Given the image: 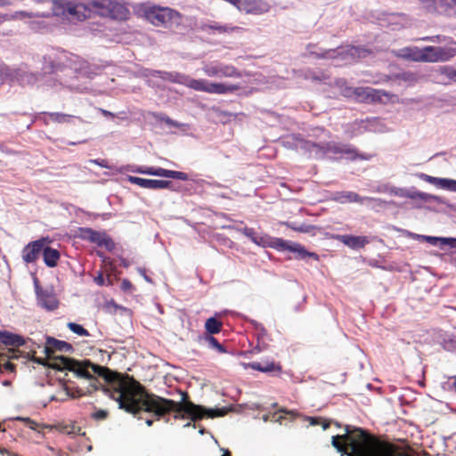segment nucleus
<instances>
[{
	"label": "nucleus",
	"mask_w": 456,
	"mask_h": 456,
	"mask_svg": "<svg viewBox=\"0 0 456 456\" xmlns=\"http://www.w3.org/2000/svg\"><path fill=\"white\" fill-rule=\"evenodd\" d=\"M42 72H33L28 69L26 65L17 68L4 66L1 75L12 83L19 85L33 86L40 80H44V86L48 88L59 90L62 87L73 89L75 86L70 79L74 76H82L94 78L100 69L90 65L86 61L77 55L63 50H53L44 55Z\"/></svg>",
	"instance_id": "obj_1"
},
{
	"label": "nucleus",
	"mask_w": 456,
	"mask_h": 456,
	"mask_svg": "<svg viewBox=\"0 0 456 456\" xmlns=\"http://www.w3.org/2000/svg\"><path fill=\"white\" fill-rule=\"evenodd\" d=\"M118 408L125 410L126 412L137 416L142 411L153 412L158 419L166 413L174 411L175 419H190L197 421L205 416L209 418L222 416L223 410L207 409L201 405L187 401L188 395L186 392H181L182 401L176 403L171 399L162 398L154 395H149L144 391L133 390L132 393L125 391H118Z\"/></svg>",
	"instance_id": "obj_2"
},
{
	"label": "nucleus",
	"mask_w": 456,
	"mask_h": 456,
	"mask_svg": "<svg viewBox=\"0 0 456 456\" xmlns=\"http://www.w3.org/2000/svg\"><path fill=\"white\" fill-rule=\"evenodd\" d=\"M53 369L72 372L77 379L88 381L90 390H102L103 393L118 403V392L132 393L130 387L123 380H116L114 373L107 367L96 364L89 359H74L61 355L56 358Z\"/></svg>",
	"instance_id": "obj_3"
},
{
	"label": "nucleus",
	"mask_w": 456,
	"mask_h": 456,
	"mask_svg": "<svg viewBox=\"0 0 456 456\" xmlns=\"http://www.w3.org/2000/svg\"><path fill=\"white\" fill-rule=\"evenodd\" d=\"M281 144L287 150H292L307 158L316 159L328 158L333 160L346 159L354 161L356 159L370 160L373 157L369 153H359L357 149L351 144L334 142L317 143L305 140L298 134L281 138Z\"/></svg>",
	"instance_id": "obj_4"
},
{
	"label": "nucleus",
	"mask_w": 456,
	"mask_h": 456,
	"mask_svg": "<svg viewBox=\"0 0 456 456\" xmlns=\"http://www.w3.org/2000/svg\"><path fill=\"white\" fill-rule=\"evenodd\" d=\"M144 13L147 20L154 26L172 28L181 23V14L168 7L149 6L145 9Z\"/></svg>",
	"instance_id": "obj_5"
},
{
	"label": "nucleus",
	"mask_w": 456,
	"mask_h": 456,
	"mask_svg": "<svg viewBox=\"0 0 456 456\" xmlns=\"http://www.w3.org/2000/svg\"><path fill=\"white\" fill-rule=\"evenodd\" d=\"M316 46L314 45H308L307 50L310 55L314 56L316 59H336L341 57L346 59L347 56L352 59L365 57L370 52L364 48L359 46H346L338 47L336 49H326L315 51L314 48Z\"/></svg>",
	"instance_id": "obj_6"
},
{
	"label": "nucleus",
	"mask_w": 456,
	"mask_h": 456,
	"mask_svg": "<svg viewBox=\"0 0 456 456\" xmlns=\"http://www.w3.org/2000/svg\"><path fill=\"white\" fill-rule=\"evenodd\" d=\"M455 55L456 49L452 47L425 46L417 50L413 59L427 62H436L449 61Z\"/></svg>",
	"instance_id": "obj_7"
},
{
	"label": "nucleus",
	"mask_w": 456,
	"mask_h": 456,
	"mask_svg": "<svg viewBox=\"0 0 456 456\" xmlns=\"http://www.w3.org/2000/svg\"><path fill=\"white\" fill-rule=\"evenodd\" d=\"M422 9L433 15L456 17V0H418Z\"/></svg>",
	"instance_id": "obj_8"
},
{
	"label": "nucleus",
	"mask_w": 456,
	"mask_h": 456,
	"mask_svg": "<svg viewBox=\"0 0 456 456\" xmlns=\"http://www.w3.org/2000/svg\"><path fill=\"white\" fill-rule=\"evenodd\" d=\"M195 91L216 94H225L233 93L239 89L236 85L224 83H210L206 79H195L190 77L188 86Z\"/></svg>",
	"instance_id": "obj_9"
},
{
	"label": "nucleus",
	"mask_w": 456,
	"mask_h": 456,
	"mask_svg": "<svg viewBox=\"0 0 456 456\" xmlns=\"http://www.w3.org/2000/svg\"><path fill=\"white\" fill-rule=\"evenodd\" d=\"M204 74L209 77H242L241 72L231 64H225L220 61H211L204 63L202 67Z\"/></svg>",
	"instance_id": "obj_10"
},
{
	"label": "nucleus",
	"mask_w": 456,
	"mask_h": 456,
	"mask_svg": "<svg viewBox=\"0 0 456 456\" xmlns=\"http://www.w3.org/2000/svg\"><path fill=\"white\" fill-rule=\"evenodd\" d=\"M79 237L91 243L96 244L98 247H104L108 251L115 248V243L112 239L105 232L95 231L89 227L79 228Z\"/></svg>",
	"instance_id": "obj_11"
},
{
	"label": "nucleus",
	"mask_w": 456,
	"mask_h": 456,
	"mask_svg": "<svg viewBox=\"0 0 456 456\" xmlns=\"http://www.w3.org/2000/svg\"><path fill=\"white\" fill-rule=\"evenodd\" d=\"M338 85L340 87V91L342 94L346 97L355 96L361 100H368L375 101L379 98V94L380 93L378 90H375L371 87H356L353 88L347 86L346 82L345 80L338 81Z\"/></svg>",
	"instance_id": "obj_12"
},
{
	"label": "nucleus",
	"mask_w": 456,
	"mask_h": 456,
	"mask_svg": "<svg viewBox=\"0 0 456 456\" xmlns=\"http://www.w3.org/2000/svg\"><path fill=\"white\" fill-rule=\"evenodd\" d=\"M64 352V353H71L74 351L73 346L66 341L56 339L53 337H46L45 346L44 347V352L47 358L53 359V362L50 364V367L57 361L56 358L58 356L54 355V353ZM61 355H59L60 357Z\"/></svg>",
	"instance_id": "obj_13"
},
{
	"label": "nucleus",
	"mask_w": 456,
	"mask_h": 456,
	"mask_svg": "<svg viewBox=\"0 0 456 456\" xmlns=\"http://www.w3.org/2000/svg\"><path fill=\"white\" fill-rule=\"evenodd\" d=\"M279 251H289L295 254V258L297 260H307L313 258L315 261L319 260V256L314 252L308 251L300 243L283 240L282 247H280Z\"/></svg>",
	"instance_id": "obj_14"
},
{
	"label": "nucleus",
	"mask_w": 456,
	"mask_h": 456,
	"mask_svg": "<svg viewBox=\"0 0 456 456\" xmlns=\"http://www.w3.org/2000/svg\"><path fill=\"white\" fill-rule=\"evenodd\" d=\"M128 181L131 183L136 184L142 188L151 189V190H160V189H170L172 191H176L174 188V184L171 181L167 180H155V179H146L138 176H128Z\"/></svg>",
	"instance_id": "obj_15"
},
{
	"label": "nucleus",
	"mask_w": 456,
	"mask_h": 456,
	"mask_svg": "<svg viewBox=\"0 0 456 456\" xmlns=\"http://www.w3.org/2000/svg\"><path fill=\"white\" fill-rule=\"evenodd\" d=\"M37 305L46 311H54L59 306V301L52 287H46L36 295Z\"/></svg>",
	"instance_id": "obj_16"
},
{
	"label": "nucleus",
	"mask_w": 456,
	"mask_h": 456,
	"mask_svg": "<svg viewBox=\"0 0 456 456\" xmlns=\"http://www.w3.org/2000/svg\"><path fill=\"white\" fill-rule=\"evenodd\" d=\"M46 240L42 238L27 244L22 249V259L25 263L35 262L43 252Z\"/></svg>",
	"instance_id": "obj_17"
},
{
	"label": "nucleus",
	"mask_w": 456,
	"mask_h": 456,
	"mask_svg": "<svg viewBox=\"0 0 456 456\" xmlns=\"http://www.w3.org/2000/svg\"><path fill=\"white\" fill-rule=\"evenodd\" d=\"M238 10L246 13L259 15L269 11V4L263 0H240Z\"/></svg>",
	"instance_id": "obj_18"
},
{
	"label": "nucleus",
	"mask_w": 456,
	"mask_h": 456,
	"mask_svg": "<svg viewBox=\"0 0 456 456\" xmlns=\"http://www.w3.org/2000/svg\"><path fill=\"white\" fill-rule=\"evenodd\" d=\"M86 18H88V8L86 4L68 2L65 19L84 20Z\"/></svg>",
	"instance_id": "obj_19"
},
{
	"label": "nucleus",
	"mask_w": 456,
	"mask_h": 456,
	"mask_svg": "<svg viewBox=\"0 0 456 456\" xmlns=\"http://www.w3.org/2000/svg\"><path fill=\"white\" fill-rule=\"evenodd\" d=\"M408 198L411 200H420L425 203L442 204L445 205L448 208H452V206L444 198L419 191H409Z\"/></svg>",
	"instance_id": "obj_20"
},
{
	"label": "nucleus",
	"mask_w": 456,
	"mask_h": 456,
	"mask_svg": "<svg viewBox=\"0 0 456 456\" xmlns=\"http://www.w3.org/2000/svg\"><path fill=\"white\" fill-rule=\"evenodd\" d=\"M107 17L113 20H126L130 12L128 8L122 3L116 0H110Z\"/></svg>",
	"instance_id": "obj_21"
},
{
	"label": "nucleus",
	"mask_w": 456,
	"mask_h": 456,
	"mask_svg": "<svg viewBox=\"0 0 456 456\" xmlns=\"http://www.w3.org/2000/svg\"><path fill=\"white\" fill-rule=\"evenodd\" d=\"M337 239L344 245L354 250L364 248L370 242L366 236L342 234L338 235Z\"/></svg>",
	"instance_id": "obj_22"
},
{
	"label": "nucleus",
	"mask_w": 456,
	"mask_h": 456,
	"mask_svg": "<svg viewBox=\"0 0 456 456\" xmlns=\"http://www.w3.org/2000/svg\"><path fill=\"white\" fill-rule=\"evenodd\" d=\"M254 243L262 248H272L279 251L280 247H282L283 239L271 237L268 234L257 232Z\"/></svg>",
	"instance_id": "obj_23"
},
{
	"label": "nucleus",
	"mask_w": 456,
	"mask_h": 456,
	"mask_svg": "<svg viewBox=\"0 0 456 456\" xmlns=\"http://www.w3.org/2000/svg\"><path fill=\"white\" fill-rule=\"evenodd\" d=\"M148 115L150 118H151L154 125L158 126H161L162 124H165L168 127H175V128H181V127L187 126L186 124L180 123L176 120H174L162 112H150Z\"/></svg>",
	"instance_id": "obj_24"
},
{
	"label": "nucleus",
	"mask_w": 456,
	"mask_h": 456,
	"mask_svg": "<svg viewBox=\"0 0 456 456\" xmlns=\"http://www.w3.org/2000/svg\"><path fill=\"white\" fill-rule=\"evenodd\" d=\"M29 338L26 340L22 336L6 330H0V342L5 346H20L27 345Z\"/></svg>",
	"instance_id": "obj_25"
},
{
	"label": "nucleus",
	"mask_w": 456,
	"mask_h": 456,
	"mask_svg": "<svg viewBox=\"0 0 456 456\" xmlns=\"http://www.w3.org/2000/svg\"><path fill=\"white\" fill-rule=\"evenodd\" d=\"M332 199L333 200L340 204L352 202L364 204L363 197L360 196L358 193L354 191H337L333 194Z\"/></svg>",
	"instance_id": "obj_26"
},
{
	"label": "nucleus",
	"mask_w": 456,
	"mask_h": 456,
	"mask_svg": "<svg viewBox=\"0 0 456 456\" xmlns=\"http://www.w3.org/2000/svg\"><path fill=\"white\" fill-rule=\"evenodd\" d=\"M110 0H90L86 4L88 17L91 12H95L102 17H107Z\"/></svg>",
	"instance_id": "obj_27"
},
{
	"label": "nucleus",
	"mask_w": 456,
	"mask_h": 456,
	"mask_svg": "<svg viewBox=\"0 0 456 456\" xmlns=\"http://www.w3.org/2000/svg\"><path fill=\"white\" fill-rule=\"evenodd\" d=\"M418 176L420 180L427 182L430 184H433L437 188L450 191L452 183V179L450 178L435 177L424 173H419Z\"/></svg>",
	"instance_id": "obj_28"
},
{
	"label": "nucleus",
	"mask_w": 456,
	"mask_h": 456,
	"mask_svg": "<svg viewBox=\"0 0 456 456\" xmlns=\"http://www.w3.org/2000/svg\"><path fill=\"white\" fill-rule=\"evenodd\" d=\"M42 255L44 263L48 267H55L61 256L58 249L53 248L52 247L46 246L45 244Z\"/></svg>",
	"instance_id": "obj_29"
},
{
	"label": "nucleus",
	"mask_w": 456,
	"mask_h": 456,
	"mask_svg": "<svg viewBox=\"0 0 456 456\" xmlns=\"http://www.w3.org/2000/svg\"><path fill=\"white\" fill-rule=\"evenodd\" d=\"M248 366L256 370L264 372V373H271L274 371H281V368L280 365L275 364L273 362H250Z\"/></svg>",
	"instance_id": "obj_30"
},
{
	"label": "nucleus",
	"mask_w": 456,
	"mask_h": 456,
	"mask_svg": "<svg viewBox=\"0 0 456 456\" xmlns=\"http://www.w3.org/2000/svg\"><path fill=\"white\" fill-rule=\"evenodd\" d=\"M190 77L188 75L179 73V72H167L165 71L163 74L164 81H170L173 83H176L179 85H183L188 86Z\"/></svg>",
	"instance_id": "obj_31"
},
{
	"label": "nucleus",
	"mask_w": 456,
	"mask_h": 456,
	"mask_svg": "<svg viewBox=\"0 0 456 456\" xmlns=\"http://www.w3.org/2000/svg\"><path fill=\"white\" fill-rule=\"evenodd\" d=\"M418 237L434 246L437 245V242L440 241L442 245H446L452 248H456V238H441L427 235H418Z\"/></svg>",
	"instance_id": "obj_32"
},
{
	"label": "nucleus",
	"mask_w": 456,
	"mask_h": 456,
	"mask_svg": "<svg viewBox=\"0 0 456 456\" xmlns=\"http://www.w3.org/2000/svg\"><path fill=\"white\" fill-rule=\"evenodd\" d=\"M364 204L368 205L371 209L379 211V209H384L389 205H395V201L390 200L387 201L379 198L373 197H363Z\"/></svg>",
	"instance_id": "obj_33"
},
{
	"label": "nucleus",
	"mask_w": 456,
	"mask_h": 456,
	"mask_svg": "<svg viewBox=\"0 0 456 456\" xmlns=\"http://www.w3.org/2000/svg\"><path fill=\"white\" fill-rule=\"evenodd\" d=\"M200 339L201 342L205 343L210 349H215L220 354L227 353V349L222 344H220L214 336L202 335Z\"/></svg>",
	"instance_id": "obj_34"
},
{
	"label": "nucleus",
	"mask_w": 456,
	"mask_h": 456,
	"mask_svg": "<svg viewBox=\"0 0 456 456\" xmlns=\"http://www.w3.org/2000/svg\"><path fill=\"white\" fill-rule=\"evenodd\" d=\"M44 114L47 115L52 121L56 123H71L74 119L81 121V118L78 117L61 112H44Z\"/></svg>",
	"instance_id": "obj_35"
},
{
	"label": "nucleus",
	"mask_w": 456,
	"mask_h": 456,
	"mask_svg": "<svg viewBox=\"0 0 456 456\" xmlns=\"http://www.w3.org/2000/svg\"><path fill=\"white\" fill-rule=\"evenodd\" d=\"M51 2L52 12H49L50 16L53 15L65 19L68 2H65L64 0H51Z\"/></svg>",
	"instance_id": "obj_36"
},
{
	"label": "nucleus",
	"mask_w": 456,
	"mask_h": 456,
	"mask_svg": "<svg viewBox=\"0 0 456 456\" xmlns=\"http://www.w3.org/2000/svg\"><path fill=\"white\" fill-rule=\"evenodd\" d=\"M222 322L216 317L208 318L205 322L206 332L203 335L218 334L221 331Z\"/></svg>",
	"instance_id": "obj_37"
},
{
	"label": "nucleus",
	"mask_w": 456,
	"mask_h": 456,
	"mask_svg": "<svg viewBox=\"0 0 456 456\" xmlns=\"http://www.w3.org/2000/svg\"><path fill=\"white\" fill-rule=\"evenodd\" d=\"M64 390L68 396L71 398H79L84 395H91L96 390H90L89 386H86L85 388L82 387H69L68 386H65Z\"/></svg>",
	"instance_id": "obj_38"
},
{
	"label": "nucleus",
	"mask_w": 456,
	"mask_h": 456,
	"mask_svg": "<svg viewBox=\"0 0 456 456\" xmlns=\"http://www.w3.org/2000/svg\"><path fill=\"white\" fill-rule=\"evenodd\" d=\"M10 17V20H23V19H26V18H40V17H43V18H48L50 17V13L49 12H26V11H17L15 12L14 13H12V15H9Z\"/></svg>",
	"instance_id": "obj_39"
},
{
	"label": "nucleus",
	"mask_w": 456,
	"mask_h": 456,
	"mask_svg": "<svg viewBox=\"0 0 456 456\" xmlns=\"http://www.w3.org/2000/svg\"><path fill=\"white\" fill-rule=\"evenodd\" d=\"M201 29L203 31L212 30L217 34H224V33H230V32L233 31L234 28L228 26V25H220L216 22H213V23L202 25Z\"/></svg>",
	"instance_id": "obj_40"
},
{
	"label": "nucleus",
	"mask_w": 456,
	"mask_h": 456,
	"mask_svg": "<svg viewBox=\"0 0 456 456\" xmlns=\"http://www.w3.org/2000/svg\"><path fill=\"white\" fill-rule=\"evenodd\" d=\"M135 172H137L139 174L155 175V176H160V177L167 178V169H165L162 167H142L137 168Z\"/></svg>",
	"instance_id": "obj_41"
},
{
	"label": "nucleus",
	"mask_w": 456,
	"mask_h": 456,
	"mask_svg": "<svg viewBox=\"0 0 456 456\" xmlns=\"http://www.w3.org/2000/svg\"><path fill=\"white\" fill-rule=\"evenodd\" d=\"M377 191L378 192H387V193H389L391 195H395V196H398V197H402V198H408V195H409V191L403 189V188H398V187H395V186H383V187H379L377 189Z\"/></svg>",
	"instance_id": "obj_42"
},
{
	"label": "nucleus",
	"mask_w": 456,
	"mask_h": 456,
	"mask_svg": "<svg viewBox=\"0 0 456 456\" xmlns=\"http://www.w3.org/2000/svg\"><path fill=\"white\" fill-rule=\"evenodd\" d=\"M28 27L35 32H45L48 31L50 26L45 21L40 20H32L27 22Z\"/></svg>",
	"instance_id": "obj_43"
},
{
	"label": "nucleus",
	"mask_w": 456,
	"mask_h": 456,
	"mask_svg": "<svg viewBox=\"0 0 456 456\" xmlns=\"http://www.w3.org/2000/svg\"><path fill=\"white\" fill-rule=\"evenodd\" d=\"M443 347L449 352L456 351V338L445 335L442 342Z\"/></svg>",
	"instance_id": "obj_44"
},
{
	"label": "nucleus",
	"mask_w": 456,
	"mask_h": 456,
	"mask_svg": "<svg viewBox=\"0 0 456 456\" xmlns=\"http://www.w3.org/2000/svg\"><path fill=\"white\" fill-rule=\"evenodd\" d=\"M438 72L448 78L450 81L454 82L456 69L450 65L442 66L438 69Z\"/></svg>",
	"instance_id": "obj_45"
},
{
	"label": "nucleus",
	"mask_w": 456,
	"mask_h": 456,
	"mask_svg": "<svg viewBox=\"0 0 456 456\" xmlns=\"http://www.w3.org/2000/svg\"><path fill=\"white\" fill-rule=\"evenodd\" d=\"M68 328L72 331L74 332L75 334L77 335H79V336H85V337H87L89 336V332L87 330H86L82 325L78 324V323H76V322H69L67 324Z\"/></svg>",
	"instance_id": "obj_46"
},
{
	"label": "nucleus",
	"mask_w": 456,
	"mask_h": 456,
	"mask_svg": "<svg viewBox=\"0 0 456 456\" xmlns=\"http://www.w3.org/2000/svg\"><path fill=\"white\" fill-rule=\"evenodd\" d=\"M167 178L177 179L181 181H188L190 177L188 174L181 171L169 170L167 169Z\"/></svg>",
	"instance_id": "obj_47"
},
{
	"label": "nucleus",
	"mask_w": 456,
	"mask_h": 456,
	"mask_svg": "<svg viewBox=\"0 0 456 456\" xmlns=\"http://www.w3.org/2000/svg\"><path fill=\"white\" fill-rule=\"evenodd\" d=\"M451 39L450 37H447L445 36L436 35L433 37H425L422 38L424 41H429L432 43H446Z\"/></svg>",
	"instance_id": "obj_48"
},
{
	"label": "nucleus",
	"mask_w": 456,
	"mask_h": 456,
	"mask_svg": "<svg viewBox=\"0 0 456 456\" xmlns=\"http://www.w3.org/2000/svg\"><path fill=\"white\" fill-rule=\"evenodd\" d=\"M164 72L165 71H162V70L146 69L143 70V76L144 77H159L163 80Z\"/></svg>",
	"instance_id": "obj_49"
},
{
	"label": "nucleus",
	"mask_w": 456,
	"mask_h": 456,
	"mask_svg": "<svg viewBox=\"0 0 456 456\" xmlns=\"http://www.w3.org/2000/svg\"><path fill=\"white\" fill-rule=\"evenodd\" d=\"M242 234H244L247 238H248L253 243L254 240L257 234V232L253 229L249 227H244L240 230Z\"/></svg>",
	"instance_id": "obj_50"
},
{
	"label": "nucleus",
	"mask_w": 456,
	"mask_h": 456,
	"mask_svg": "<svg viewBox=\"0 0 456 456\" xmlns=\"http://www.w3.org/2000/svg\"><path fill=\"white\" fill-rule=\"evenodd\" d=\"M16 419L25 422L27 426L33 430H36L38 427V424L34 420L30 419L29 418L17 417Z\"/></svg>",
	"instance_id": "obj_51"
},
{
	"label": "nucleus",
	"mask_w": 456,
	"mask_h": 456,
	"mask_svg": "<svg viewBox=\"0 0 456 456\" xmlns=\"http://www.w3.org/2000/svg\"><path fill=\"white\" fill-rule=\"evenodd\" d=\"M120 289L124 292L131 293L132 290L134 289V286H133V284L131 283V281L129 280L123 279L122 281H121Z\"/></svg>",
	"instance_id": "obj_52"
},
{
	"label": "nucleus",
	"mask_w": 456,
	"mask_h": 456,
	"mask_svg": "<svg viewBox=\"0 0 456 456\" xmlns=\"http://www.w3.org/2000/svg\"><path fill=\"white\" fill-rule=\"evenodd\" d=\"M89 162L94 163V164L100 166L102 167H104V168H110V167L108 165L107 160L102 159H90Z\"/></svg>",
	"instance_id": "obj_53"
},
{
	"label": "nucleus",
	"mask_w": 456,
	"mask_h": 456,
	"mask_svg": "<svg viewBox=\"0 0 456 456\" xmlns=\"http://www.w3.org/2000/svg\"><path fill=\"white\" fill-rule=\"evenodd\" d=\"M137 272L138 273L143 277V279L145 280V281H147L148 283H152V279L147 275L146 273V270L145 268L143 267H137Z\"/></svg>",
	"instance_id": "obj_54"
},
{
	"label": "nucleus",
	"mask_w": 456,
	"mask_h": 456,
	"mask_svg": "<svg viewBox=\"0 0 456 456\" xmlns=\"http://www.w3.org/2000/svg\"><path fill=\"white\" fill-rule=\"evenodd\" d=\"M94 282L99 286L105 285V279L102 273H99L98 275L96 277H94Z\"/></svg>",
	"instance_id": "obj_55"
},
{
	"label": "nucleus",
	"mask_w": 456,
	"mask_h": 456,
	"mask_svg": "<svg viewBox=\"0 0 456 456\" xmlns=\"http://www.w3.org/2000/svg\"><path fill=\"white\" fill-rule=\"evenodd\" d=\"M34 288H35V293L36 295L40 292V290H44L45 288L41 287L39 284V281L37 277H34L33 279Z\"/></svg>",
	"instance_id": "obj_56"
},
{
	"label": "nucleus",
	"mask_w": 456,
	"mask_h": 456,
	"mask_svg": "<svg viewBox=\"0 0 456 456\" xmlns=\"http://www.w3.org/2000/svg\"><path fill=\"white\" fill-rule=\"evenodd\" d=\"M94 416L97 419H103L107 417V412L103 410H100V411H97Z\"/></svg>",
	"instance_id": "obj_57"
},
{
	"label": "nucleus",
	"mask_w": 456,
	"mask_h": 456,
	"mask_svg": "<svg viewBox=\"0 0 456 456\" xmlns=\"http://www.w3.org/2000/svg\"><path fill=\"white\" fill-rule=\"evenodd\" d=\"M256 331H257L258 336L265 337L267 335V330H265L264 325L261 326L260 329Z\"/></svg>",
	"instance_id": "obj_58"
},
{
	"label": "nucleus",
	"mask_w": 456,
	"mask_h": 456,
	"mask_svg": "<svg viewBox=\"0 0 456 456\" xmlns=\"http://www.w3.org/2000/svg\"><path fill=\"white\" fill-rule=\"evenodd\" d=\"M250 323L252 324V326L254 327V329L256 330H258L260 329V327L263 326L262 323H260L255 320H250Z\"/></svg>",
	"instance_id": "obj_59"
},
{
	"label": "nucleus",
	"mask_w": 456,
	"mask_h": 456,
	"mask_svg": "<svg viewBox=\"0 0 456 456\" xmlns=\"http://www.w3.org/2000/svg\"><path fill=\"white\" fill-rule=\"evenodd\" d=\"M12 4L11 0H0V7H7Z\"/></svg>",
	"instance_id": "obj_60"
},
{
	"label": "nucleus",
	"mask_w": 456,
	"mask_h": 456,
	"mask_svg": "<svg viewBox=\"0 0 456 456\" xmlns=\"http://www.w3.org/2000/svg\"><path fill=\"white\" fill-rule=\"evenodd\" d=\"M10 20L9 14H4L0 12V22Z\"/></svg>",
	"instance_id": "obj_61"
},
{
	"label": "nucleus",
	"mask_w": 456,
	"mask_h": 456,
	"mask_svg": "<svg viewBox=\"0 0 456 456\" xmlns=\"http://www.w3.org/2000/svg\"><path fill=\"white\" fill-rule=\"evenodd\" d=\"M308 419L310 420V424L313 425V426H315V425H317L319 423V419L317 418L309 417Z\"/></svg>",
	"instance_id": "obj_62"
},
{
	"label": "nucleus",
	"mask_w": 456,
	"mask_h": 456,
	"mask_svg": "<svg viewBox=\"0 0 456 456\" xmlns=\"http://www.w3.org/2000/svg\"><path fill=\"white\" fill-rule=\"evenodd\" d=\"M450 191H456V180L452 179Z\"/></svg>",
	"instance_id": "obj_63"
},
{
	"label": "nucleus",
	"mask_w": 456,
	"mask_h": 456,
	"mask_svg": "<svg viewBox=\"0 0 456 456\" xmlns=\"http://www.w3.org/2000/svg\"><path fill=\"white\" fill-rule=\"evenodd\" d=\"M102 112L105 117L114 118V114L109 110H102Z\"/></svg>",
	"instance_id": "obj_64"
}]
</instances>
